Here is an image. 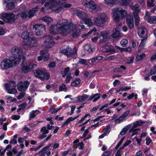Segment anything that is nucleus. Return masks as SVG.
Listing matches in <instances>:
<instances>
[{"mask_svg": "<svg viewBox=\"0 0 156 156\" xmlns=\"http://www.w3.org/2000/svg\"><path fill=\"white\" fill-rule=\"evenodd\" d=\"M71 27L70 25L66 22H62L61 23L59 22L55 26L51 25L49 27V30L51 34H55L58 32L62 35H66L69 32Z\"/></svg>", "mask_w": 156, "mask_h": 156, "instance_id": "1", "label": "nucleus"}, {"mask_svg": "<svg viewBox=\"0 0 156 156\" xmlns=\"http://www.w3.org/2000/svg\"><path fill=\"white\" fill-rule=\"evenodd\" d=\"M11 52L13 54L15 59V65L18 64L23 59V64L25 63L24 60L26 59L25 57L23 55V51L21 48H19L17 46H15L12 48L11 50Z\"/></svg>", "mask_w": 156, "mask_h": 156, "instance_id": "2", "label": "nucleus"}, {"mask_svg": "<svg viewBox=\"0 0 156 156\" xmlns=\"http://www.w3.org/2000/svg\"><path fill=\"white\" fill-rule=\"evenodd\" d=\"M115 10L113 12V16L115 21L118 22L120 19V16L122 19H124L127 15V12L121 8L117 7L115 8Z\"/></svg>", "mask_w": 156, "mask_h": 156, "instance_id": "3", "label": "nucleus"}, {"mask_svg": "<svg viewBox=\"0 0 156 156\" xmlns=\"http://www.w3.org/2000/svg\"><path fill=\"white\" fill-rule=\"evenodd\" d=\"M13 54L9 59L6 58L4 59L1 62L0 66L4 69H7L12 67V64H15V59Z\"/></svg>", "mask_w": 156, "mask_h": 156, "instance_id": "4", "label": "nucleus"}, {"mask_svg": "<svg viewBox=\"0 0 156 156\" xmlns=\"http://www.w3.org/2000/svg\"><path fill=\"white\" fill-rule=\"evenodd\" d=\"M34 73L37 77L39 78L42 80H48L50 76V74L46 72L44 69H41L35 70Z\"/></svg>", "mask_w": 156, "mask_h": 156, "instance_id": "5", "label": "nucleus"}, {"mask_svg": "<svg viewBox=\"0 0 156 156\" xmlns=\"http://www.w3.org/2000/svg\"><path fill=\"white\" fill-rule=\"evenodd\" d=\"M106 17V15L104 13L98 14L94 19L95 25L98 26H102L105 23Z\"/></svg>", "mask_w": 156, "mask_h": 156, "instance_id": "6", "label": "nucleus"}, {"mask_svg": "<svg viewBox=\"0 0 156 156\" xmlns=\"http://www.w3.org/2000/svg\"><path fill=\"white\" fill-rule=\"evenodd\" d=\"M43 38L45 40L43 45L45 48L49 49L54 45L55 42L52 36H44Z\"/></svg>", "mask_w": 156, "mask_h": 156, "instance_id": "7", "label": "nucleus"}, {"mask_svg": "<svg viewBox=\"0 0 156 156\" xmlns=\"http://www.w3.org/2000/svg\"><path fill=\"white\" fill-rule=\"evenodd\" d=\"M34 29H35L36 35L40 36L43 35L45 32L46 28L45 25L42 24H37L34 25L33 27Z\"/></svg>", "mask_w": 156, "mask_h": 156, "instance_id": "8", "label": "nucleus"}, {"mask_svg": "<svg viewBox=\"0 0 156 156\" xmlns=\"http://www.w3.org/2000/svg\"><path fill=\"white\" fill-rule=\"evenodd\" d=\"M2 17L5 21L7 23H10L15 21V14L12 13H3Z\"/></svg>", "mask_w": 156, "mask_h": 156, "instance_id": "9", "label": "nucleus"}, {"mask_svg": "<svg viewBox=\"0 0 156 156\" xmlns=\"http://www.w3.org/2000/svg\"><path fill=\"white\" fill-rule=\"evenodd\" d=\"M33 67L34 66L31 62L27 61L23 63L21 68V70L23 73H26L30 72L33 68Z\"/></svg>", "mask_w": 156, "mask_h": 156, "instance_id": "10", "label": "nucleus"}, {"mask_svg": "<svg viewBox=\"0 0 156 156\" xmlns=\"http://www.w3.org/2000/svg\"><path fill=\"white\" fill-rule=\"evenodd\" d=\"M62 53H63L68 57H70L76 53L77 50L76 48L75 47L74 48L73 50L70 48H67L66 49L62 50Z\"/></svg>", "mask_w": 156, "mask_h": 156, "instance_id": "11", "label": "nucleus"}, {"mask_svg": "<svg viewBox=\"0 0 156 156\" xmlns=\"http://www.w3.org/2000/svg\"><path fill=\"white\" fill-rule=\"evenodd\" d=\"M30 84V82L27 80L24 81V82L21 81L17 84V89L19 91L23 90L25 91L28 88Z\"/></svg>", "mask_w": 156, "mask_h": 156, "instance_id": "12", "label": "nucleus"}, {"mask_svg": "<svg viewBox=\"0 0 156 156\" xmlns=\"http://www.w3.org/2000/svg\"><path fill=\"white\" fill-rule=\"evenodd\" d=\"M83 5L92 10L96 9L97 5L92 0H85L83 3Z\"/></svg>", "mask_w": 156, "mask_h": 156, "instance_id": "13", "label": "nucleus"}, {"mask_svg": "<svg viewBox=\"0 0 156 156\" xmlns=\"http://www.w3.org/2000/svg\"><path fill=\"white\" fill-rule=\"evenodd\" d=\"M38 41L37 39L34 37H30L28 39L26 43L25 42L26 46H28L31 47L37 46Z\"/></svg>", "mask_w": 156, "mask_h": 156, "instance_id": "14", "label": "nucleus"}, {"mask_svg": "<svg viewBox=\"0 0 156 156\" xmlns=\"http://www.w3.org/2000/svg\"><path fill=\"white\" fill-rule=\"evenodd\" d=\"M16 0H4L3 1L4 4L7 3L6 8L7 9L11 10L13 9L15 7L14 2Z\"/></svg>", "mask_w": 156, "mask_h": 156, "instance_id": "15", "label": "nucleus"}, {"mask_svg": "<svg viewBox=\"0 0 156 156\" xmlns=\"http://www.w3.org/2000/svg\"><path fill=\"white\" fill-rule=\"evenodd\" d=\"M102 50L104 52H110L111 54H114L116 52L114 47L112 46L105 45Z\"/></svg>", "mask_w": 156, "mask_h": 156, "instance_id": "16", "label": "nucleus"}, {"mask_svg": "<svg viewBox=\"0 0 156 156\" xmlns=\"http://www.w3.org/2000/svg\"><path fill=\"white\" fill-rule=\"evenodd\" d=\"M127 24L130 29H132L134 26L133 18L130 16L126 18Z\"/></svg>", "mask_w": 156, "mask_h": 156, "instance_id": "17", "label": "nucleus"}, {"mask_svg": "<svg viewBox=\"0 0 156 156\" xmlns=\"http://www.w3.org/2000/svg\"><path fill=\"white\" fill-rule=\"evenodd\" d=\"M40 8V6L39 5H37L36 7L34 8L29 10L28 12V17L30 18L33 17L38 11Z\"/></svg>", "mask_w": 156, "mask_h": 156, "instance_id": "18", "label": "nucleus"}, {"mask_svg": "<svg viewBox=\"0 0 156 156\" xmlns=\"http://www.w3.org/2000/svg\"><path fill=\"white\" fill-rule=\"evenodd\" d=\"M108 36V32L106 31L102 32L100 36V40L99 41L100 43L105 42L107 41Z\"/></svg>", "mask_w": 156, "mask_h": 156, "instance_id": "19", "label": "nucleus"}, {"mask_svg": "<svg viewBox=\"0 0 156 156\" xmlns=\"http://www.w3.org/2000/svg\"><path fill=\"white\" fill-rule=\"evenodd\" d=\"M146 30V29L144 27H141L138 30V34L139 36L141 38H147V36L145 37V31Z\"/></svg>", "mask_w": 156, "mask_h": 156, "instance_id": "20", "label": "nucleus"}, {"mask_svg": "<svg viewBox=\"0 0 156 156\" xmlns=\"http://www.w3.org/2000/svg\"><path fill=\"white\" fill-rule=\"evenodd\" d=\"M80 30L77 28H74L72 30L71 33L73 37L75 38L78 37L80 34Z\"/></svg>", "mask_w": 156, "mask_h": 156, "instance_id": "21", "label": "nucleus"}, {"mask_svg": "<svg viewBox=\"0 0 156 156\" xmlns=\"http://www.w3.org/2000/svg\"><path fill=\"white\" fill-rule=\"evenodd\" d=\"M40 54L41 55H42L43 60L44 61L46 62L48 60L49 56L47 51L45 50H41L40 51Z\"/></svg>", "mask_w": 156, "mask_h": 156, "instance_id": "22", "label": "nucleus"}, {"mask_svg": "<svg viewBox=\"0 0 156 156\" xmlns=\"http://www.w3.org/2000/svg\"><path fill=\"white\" fill-rule=\"evenodd\" d=\"M77 15L79 18L83 20L87 16V14L85 12L80 11H78L77 12Z\"/></svg>", "mask_w": 156, "mask_h": 156, "instance_id": "23", "label": "nucleus"}, {"mask_svg": "<svg viewBox=\"0 0 156 156\" xmlns=\"http://www.w3.org/2000/svg\"><path fill=\"white\" fill-rule=\"evenodd\" d=\"M21 37L24 40L25 42H27L28 38L30 37L29 36V33L27 31H25L22 33Z\"/></svg>", "mask_w": 156, "mask_h": 156, "instance_id": "24", "label": "nucleus"}, {"mask_svg": "<svg viewBox=\"0 0 156 156\" xmlns=\"http://www.w3.org/2000/svg\"><path fill=\"white\" fill-rule=\"evenodd\" d=\"M41 20L45 22L48 25L50 24L53 21V19L51 17L45 16L42 18Z\"/></svg>", "mask_w": 156, "mask_h": 156, "instance_id": "25", "label": "nucleus"}, {"mask_svg": "<svg viewBox=\"0 0 156 156\" xmlns=\"http://www.w3.org/2000/svg\"><path fill=\"white\" fill-rule=\"evenodd\" d=\"M80 80L79 78H76L71 83V86L73 87H77L80 83Z\"/></svg>", "mask_w": 156, "mask_h": 156, "instance_id": "26", "label": "nucleus"}, {"mask_svg": "<svg viewBox=\"0 0 156 156\" xmlns=\"http://www.w3.org/2000/svg\"><path fill=\"white\" fill-rule=\"evenodd\" d=\"M83 21L85 24L87 25L88 26H91L93 25V23L92 22L91 19L89 18L86 17Z\"/></svg>", "mask_w": 156, "mask_h": 156, "instance_id": "27", "label": "nucleus"}, {"mask_svg": "<svg viewBox=\"0 0 156 156\" xmlns=\"http://www.w3.org/2000/svg\"><path fill=\"white\" fill-rule=\"evenodd\" d=\"M69 67H66L64 68L63 70H62L61 73L62 74V77L63 78L65 77L67 73L69 72L70 69Z\"/></svg>", "mask_w": 156, "mask_h": 156, "instance_id": "28", "label": "nucleus"}, {"mask_svg": "<svg viewBox=\"0 0 156 156\" xmlns=\"http://www.w3.org/2000/svg\"><path fill=\"white\" fill-rule=\"evenodd\" d=\"M36 112H38L39 113H40V111L39 110H33L30 113L29 119H31L32 118H35L37 115L35 114Z\"/></svg>", "mask_w": 156, "mask_h": 156, "instance_id": "29", "label": "nucleus"}, {"mask_svg": "<svg viewBox=\"0 0 156 156\" xmlns=\"http://www.w3.org/2000/svg\"><path fill=\"white\" fill-rule=\"evenodd\" d=\"M146 57V55L144 53H142L140 55H137L136 56V61H139L143 60L144 57Z\"/></svg>", "mask_w": 156, "mask_h": 156, "instance_id": "30", "label": "nucleus"}, {"mask_svg": "<svg viewBox=\"0 0 156 156\" xmlns=\"http://www.w3.org/2000/svg\"><path fill=\"white\" fill-rule=\"evenodd\" d=\"M120 34L119 31L117 30L116 28H115L113 30V32L112 35V36L113 38H117L120 37Z\"/></svg>", "mask_w": 156, "mask_h": 156, "instance_id": "31", "label": "nucleus"}, {"mask_svg": "<svg viewBox=\"0 0 156 156\" xmlns=\"http://www.w3.org/2000/svg\"><path fill=\"white\" fill-rule=\"evenodd\" d=\"M147 21L151 24H154L156 23V16H150L147 19Z\"/></svg>", "mask_w": 156, "mask_h": 156, "instance_id": "32", "label": "nucleus"}, {"mask_svg": "<svg viewBox=\"0 0 156 156\" xmlns=\"http://www.w3.org/2000/svg\"><path fill=\"white\" fill-rule=\"evenodd\" d=\"M51 146V144H50L44 147L39 152V153H41V152L43 153L41 155H43L46 154L47 152V150Z\"/></svg>", "mask_w": 156, "mask_h": 156, "instance_id": "33", "label": "nucleus"}, {"mask_svg": "<svg viewBox=\"0 0 156 156\" xmlns=\"http://www.w3.org/2000/svg\"><path fill=\"white\" fill-rule=\"evenodd\" d=\"M62 108V107L58 108H50L49 109L48 112L51 114H54L58 112Z\"/></svg>", "mask_w": 156, "mask_h": 156, "instance_id": "34", "label": "nucleus"}, {"mask_svg": "<svg viewBox=\"0 0 156 156\" xmlns=\"http://www.w3.org/2000/svg\"><path fill=\"white\" fill-rule=\"evenodd\" d=\"M125 118L121 115L118 118L116 119L115 121V124H119L122 122Z\"/></svg>", "mask_w": 156, "mask_h": 156, "instance_id": "35", "label": "nucleus"}, {"mask_svg": "<svg viewBox=\"0 0 156 156\" xmlns=\"http://www.w3.org/2000/svg\"><path fill=\"white\" fill-rule=\"evenodd\" d=\"M105 2L108 5L112 6L115 4V0H104Z\"/></svg>", "mask_w": 156, "mask_h": 156, "instance_id": "36", "label": "nucleus"}, {"mask_svg": "<svg viewBox=\"0 0 156 156\" xmlns=\"http://www.w3.org/2000/svg\"><path fill=\"white\" fill-rule=\"evenodd\" d=\"M97 30L95 28H94L93 29L91 30L87 34H85L82 36V37H84L87 35L90 34H93L94 35H95L97 33Z\"/></svg>", "mask_w": 156, "mask_h": 156, "instance_id": "37", "label": "nucleus"}, {"mask_svg": "<svg viewBox=\"0 0 156 156\" xmlns=\"http://www.w3.org/2000/svg\"><path fill=\"white\" fill-rule=\"evenodd\" d=\"M111 130L110 126L109 125H107L106 126V128H105L103 130L104 133V134L105 135H107L109 134Z\"/></svg>", "mask_w": 156, "mask_h": 156, "instance_id": "38", "label": "nucleus"}, {"mask_svg": "<svg viewBox=\"0 0 156 156\" xmlns=\"http://www.w3.org/2000/svg\"><path fill=\"white\" fill-rule=\"evenodd\" d=\"M155 0H147V6L149 7H151L155 5L154 3Z\"/></svg>", "mask_w": 156, "mask_h": 156, "instance_id": "39", "label": "nucleus"}, {"mask_svg": "<svg viewBox=\"0 0 156 156\" xmlns=\"http://www.w3.org/2000/svg\"><path fill=\"white\" fill-rule=\"evenodd\" d=\"M71 6H72V5L71 4L67 3V4H65L64 5V6H60L58 8V10H59L60 11L64 10V8H70Z\"/></svg>", "mask_w": 156, "mask_h": 156, "instance_id": "40", "label": "nucleus"}, {"mask_svg": "<svg viewBox=\"0 0 156 156\" xmlns=\"http://www.w3.org/2000/svg\"><path fill=\"white\" fill-rule=\"evenodd\" d=\"M79 97L80 99V102L83 101L87 99L88 97V96L86 94H83L82 95H80Z\"/></svg>", "mask_w": 156, "mask_h": 156, "instance_id": "41", "label": "nucleus"}, {"mask_svg": "<svg viewBox=\"0 0 156 156\" xmlns=\"http://www.w3.org/2000/svg\"><path fill=\"white\" fill-rule=\"evenodd\" d=\"M85 50L87 51L89 53H91L93 52L91 46L89 44H87L84 47Z\"/></svg>", "mask_w": 156, "mask_h": 156, "instance_id": "42", "label": "nucleus"}, {"mask_svg": "<svg viewBox=\"0 0 156 156\" xmlns=\"http://www.w3.org/2000/svg\"><path fill=\"white\" fill-rule=\"evenodd\" d=\"M40 130L41 132L42 133L43 135H45L49 133V132L48 129H46V126L43 127L41 128Z\"/></svg>", "mask_w": 156, "mask_h": 156, "instance_id": "43", "label": "nucleus"}, {"mask_svg": "<svg viewBox=\"0 0 156 156\" xmlns=\"http://www.w3.org/2000/svg\"><path fill=\"white\" fill-rule=\"evenodd\" d=\"M100 93H96L94 94L93 96V97H94V98L93 102H95L98 100L100 98Z\"/></svg>", "mask_w": 156, "mask_h": 156, "instance_id": "44", "label": "nucleus"}, {"mask_svg": "<svg viewBox=\"0 0 156 156\" xmlns=\"http://www.w3.org/2000/svg\"><path fill=\"white\" fill-rule=\"evenodd\" d=\"M78 63L81 65H87V60L85 59L80 58L78 62Z\"/></svg>", "mask_w": 156, "mask_h": 156, "instance_id": "45", "label": "nucleus"}, {"mask_svg": "<svg viewBox=\"0 0 156 156\" xmlns=\"http://www.w3.org/2000/svg\"><path fill=\"white\" fill-rule=\"evenodd\" d=\"M20 16L23 20H25L27 19L28 16L26 12H22L20 14Z\"/></svg>", "mask_w": 156, "mask_h": 156, "instance_id": "46", "label": "nucleus"}, {"mask_svg": "<svg viewBox=\"0 0 156 156\" xmlns=\"http://www.w3.org/2000/svg\"><path fill=\"white\" fill-rule=\"evenodd\" d=\"M124 138H125V136H124L120 140L117 144L116 146L115 147V149L117 150L118 149L119 147V146L121 145L122 144L123 142L124 139Z\"/></svg>", "mask_w": 156, "mask_h": 156, "instance_id": "47", "label": "nucleus"}, {"mask_svg": "<svg viewBox=\"0 0 156 156\" xmlns=\"http://www.w3.org/2000/svg\"><path fill=\"white\" fill-rule=\"evenodd\" d=\"M8 93L9 94H13L17 92V90L16 89L13 88L11 89L10 88L7 90Z\"/></svg>", "mask_w": 156, "mask_h": 156, "instance_id": "48", "label": "nucleus"}, {"mask_svg": "<svg viewBox=\"0 0 156 156\" xmlns=\"http://www.w3.org/2000/svg\"><path fill=\"white\" fill-rule=\"evenodd\" d=\"M128 43V41L126 39H123L120 41V44L122 47H125Z\"/></svg>", "mask_w": 156, "mask_h": 156, "instance_id": "49", "label": "nucleus"}, {"mask_svg": "<svg viewBox=\"0 0 156 156\" xmlns=\"http://www.w3.org/2000/svg\"><path fill=\"white\" fill-rule=\"evenodd\" d=\"M121 1L122 5L125 6L130 4L132 0H121Z\"/></svg>", "mask_w": 156, "mask_h": 156, "instance_id": "50", "label": "nucleus"}, {"mask_svg": "<svg viewBox=\"0 0 156 156\" xmlns=\"http://www.w3.org/2000/svg\"><path fill=\"white\" fill-rule=\"evenodd\" d=\"M111 152L110 151H107L103 153L101 156H110Z\"/></svg>", "mask_w": 156, "mask_h": 156, "instance_id": "51", "label": "nucleus"}, {"mask_svg": "<svg viewBox=\"0 0 156 156\" xmlns=\"http://www.w3.org/2000/svg\"><path fill=\"white\" fill-rule=\"evenodd\" d=\"M146 144L147 145H149L150 143L152 142V140L149 136H147L146 138Z\"/></svg>", "mask_w": 156, "mask_h": 156, "instance_id": "52", "label": "nucleus"}, {"mask_svg": "<svg viewBox=\"0 0 156 156\" xmlns=\"http://www.w3.org/2000/svg\"><path fill=\"white\" fill-rule=\"evenodd\" d=\"M71 73H69V74L67 75L65 81L66 83H69L70 82L71 79L72 78V77L71 76Z\"/></svg>", "mask_w": 156, "mask_h": 156, "instance_id": "53", "label": "nucleus"}, {"mask_svg": "<svg viewBox=\"0 0 156 156\" xmlns=\"http://www.w3.org/2000/svg\"><path fill=\"white\" fill-rule=\"evenodd\" d=\"M20 116L19 115H13L12 116L11 119L12 120H16L20 118Z\"/></svg>", "mask_w": 156, "mask_h": 156, "instance_id": "54", "label": "nucleus"}, {"mask_svg": "<svg viewBox=\"0 0 156 156\" xmlns=\"http://www.w3.org/2000/svg\"><path fill=\"white\" fill-rule=\"evenodd\" d=\"M116 57L115 55H110L108 56L107 58V59H108V61L114 60L116 59Z\"/></svg>", "mask_w": 156, "mask_h": 156, "instance_id": "55", "label": "nucleus"}, {"mask_svg": "<svg viewBox=\"0 0 156 156\" xmlns=\"http://www.w3.org/2000/svg\"><path fill=\"white\" fill-rule=\"evenodd\" d=\"M128 130V129L126 128H123L121 131L120 134L122 135H124L126 133Z\"/></svg>", "mask_w": 156, "mask_h": 156, "instance_id": "56", "label": "nucleus"}, {"mask_svg": "<svg viewBox=\"0 0 156 156\" xmlns=\"http://www.w3.org/2000/svg\"><path fill=\"white\" fill-rule=\"evenodd\" d=\"M130 112V111L129 110H127L125 111L123 113L122 115L125 118L127 117Z\"/></svg>", "mask_w": 156, "mask_h": 156, "instance_id": "57", "label": "nucleus"}, {"mask_svg": "<svg viewBox=\"0 0 156 156\" xmlns=\"http://www.w3.org/2000/svg\"><path fill=\"white\" fill-rule=\"evenodd\" d=\"M66 85L64 83H62V85L60 86L59 88V91H62L64 89L66 88Z\"/></svg>", "mask_w": 156, "mask_h": 156, "instance_id": "58", "label": "nucleus"}, {"mask_svg": "<svg viewBox=\"0 0 156 156\" xmlns=\"http://www.w3.org/2000/svg\"><path fill=\"white\" fill-rule=\"evenodd\" d=\"M70 99L74 102H80V99L79 96L76 97L74 98H70Z\"/></svg>", "mask_w": 156, "mask_h": 156, "instance_id": "59", "label": "nucleus"}, {"mask_svg": "<svg viewBox=\"0 0 156 156\" xmlns=\"http://www.w3.org/2000/svg\"><path fill=\"white\" fill-rule=\"evenodd\" d=\"M76 108V107L75 105H72L71 106V112L69 114L70 115H72L73 114Z\"/></svg>", "mask_w": 156, "mask_h": 156, "instance_id": "60", "label": "nucleus"}, {"mask_svg": "<svg viewBox=\"0 0 156 156\" xmlns=\"http://www.w3.org/2000/svg\"><path fill=\"white\" fill-rule=\"evenodd\" d=\"M56 65V63L55 62H50L48 66L49 67L52 68L55 66Z\"/></svg>", "mask_w": 156, "mask_h": 156, "instance_id": "61", "label": "nucleus"}, {"mask_svg": "<svg viewBox=\"0 0 156 156\" xmlns=\"http://www.w3.org/2000/svg\"><path fill=\"white\" fill-rule=\"evenodd\" d=\"M140 19L138 18L135 19V24L136 27H138L139 24Z\"/></svg>", "mask_w": 156, "mask_h": 156, "instance_id": "62", "label": "nucleus"}, {"mask_svg": "<svg viewBox=\"0 0 156 156\" xmlns=\"http://www.w3.org/2000/svg\"><path fill=\"white\" fill-rule=\"evenodd\" d=\"M27 104L26 102H24L21 104L19 106V107H20V108H21L22 110H23L26 108L27 106Z\"/></svg>", "mask_w": 156, "mask_h": 156, "instance_id": "63", "label": "nucleus"}, {"mask_svg": "<svg viewBox=\"0 0 156 156\" xmlns=\"http://www.w3.org/2000/svg\"><path fill=\"white\" fill-rule=\"evenodd\" d=\"M69 150L65 151L63 152H62V156H66L69 154Z\"/></svg>", "mask_w": 156, "mask_h": 156, "instance_id": "64", "label": "nucleus"}]
</instances>
